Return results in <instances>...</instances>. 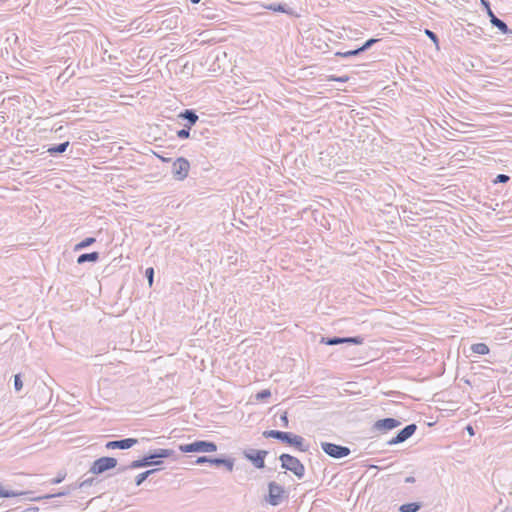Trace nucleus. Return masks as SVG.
Instances as JSON below:
<instances>
[{
    "label": "nucleus",
    "mask_w": 512,
    "mask_h": 512,
    "mask_svg": "<svg viewBox=\"0 0 512 512\" xmlns=\"http://www.w3.org/2000/svg\"><path fill=\"white\" fill-rule=\"evenodd\" d=\"M164 458H176V452L173 449L159 448L149 450L148 453L141 458L133 460L130 464L117 468V473H123L129 469H138L149 466H159L163 463Z\"/></svg>",
    "instance_id": "nucleus-1"
},
{
    "label": "nucleus",
    "mask_w": 512,
    "mask_h": 512,
    "mask_svg": "<svg viewBox=\"0 0 512 512\" xmlns=\"http://www.w3.org/2000/svg\"><path fill=\"white\" fill-rule=\"evenodd\" d=\"M263 437L276 439L288 446L294 447L300 452H307L309 449V445L305 443V439L302 436L296 435L292 432L266 430L263 432Z\"/></svg>",
    "instance_id": "nucleus-2"
},
{
    "label": "nucleus",
    "mask_w": 512,
    "mask_h": 512,
    "mask_svg": "<svg viewBox=\"0 0 512 512\" xmlns=\"http://www.w3.org/2000/svg\"><path fill=\"white\" fill-rule=\"evenodd\" d=\"M281 468L292 472L298 479H302L305 475V466L295 456L283 453L279 456Z\"/></svg>",
    "instance_id": "nucleus-3"
},
{
    "label": "nucleus",
    "mask_w": 512,
    "mask_h": 512,
    "mask_svg": "<svg viewBox=\"0 0 512 512\" xmlns=\"http://www.w3.org/2000/svg\"><path fill=\"white\" fill-rule=\"evenodd\" d=\"M179 450L182 453H210L217 451V445L213 441L195 440L192 443L181 444Z\"/></svg>",
    "instance_id": "nucleus-4"
},
{
    "label": "nucleus",
    "mask_w": 512,
    "mask_h": 512,
    "mask_svg": "<svg viewBox=\"0 0 512 512\" xmlns=\"http://www.w3.org/2000/svg\"><path fill=\"white\" fill-rule=\"evenodd\" d=\"M288 496V492L285 490L284 486L275 481H270L268 483V493L265 495L264 500L271 506H278L284 499H287Z\"/></svg>",
    "instance_id": "nucleus-5"
},
{
    "label": "nucleus",
    "mask_w": 512,
    "mask_h": 512,
    "mask_svg": "<svg viewBox=\"0 0 512 512\" xmlns=\"http://www.w3.org/2000/svg\"><path fill=\"white\" fill-rule=\"evenodd\" d=\"M118 461L114 457L103 456L93 461L89 472L94 475L103 474L109 470L116 468Z\"/></svg>",
    "instance_id": "nucleus-6"
},
{
    "label": "nucleus",
    "mask_w": 512,
    "mask_h": 512,
    "mask_svg": "<svg viewBox=\"0 0 512 512\" xmlns=\"http://www.w3.org/2000/svg\"><path fill=\"white\" fill-rule=\"evenodd\" d=\"M323 452L333 459H341L350 455L351 450L347 446L323 441L320 443Z\"/></svg>",
    "instance_id": "nucleus-7"
},
{
    "label": "nucleus",
    "mask_w": 512,
    "mask_h": 512,
    "mask_svg": "<svg viewBox=\"0 0 512 512\" xmlns=\"http://www.w3.org/2000/svg\"><path fill=\"white\" fill-rule=\"evenodd\" d=\"M190 169V163L185 157H178L172 164L171 173L174 179L183 181L187 178Z\"/></svg>",
    "instance_id": "nucleus-8"
},
{
    "label": "nucleus",
    "mask_w": 512,
    "mask_h": 512,
    "mask_svg": "<svg viewBox=\"0 0 512 512\" xmlns=\"http://www.w3.org/2000/svg\"><path fill=\"white\" fill-rule=\"evenodd\" d=\"M244 457L257 469L265 467V458L268 455L266 450L248 449L243 452Z\"/></svg>",
    "instance_id": "nucleus-9"
},
{
    "label": "nucleus",
    "mask_w": 512,
    "mask_h": 512,
    "mask_svg": "<svg viewBox=\"0 0 512 512\" xmlns=\"http://www.w3.org/2000/svg\"><path fill=\"white\" fill-rule=\"evenodd\" d=\"M416 430H417V425L415 423H411L409 425H406L403 429L399 430L396 433V435L394 437H392L387 442V444L392 446V445H397V444L403 443L407 439L412 437L414 435V433L416 432Z\"/></svg>",
    "instance_id": "nucleus-10"
},
{
    "label": "nucleus",
    "mask_w": 512,
    "mask_h": 512,
    "mask_svg": "<svg viewBox=\"0 0 512 512\" xmlns=\"http://www.w3.org/2000/svg\"><path fill=\"white\" fill-rule=\"evenodd\" d=\"M137 443H138V439H136V438H123V439L108 441L105 444V448L109 449V450H114V449L127 450V449H130L133 446H135Z\"/></svg>",
    "instance_id": "nucleus-11"
},
{
    "label": "nucleus",
    "mask_w": 512,
    "mask_h": 512,
    "mask_svg": "<svg viewBox=\"0 0 512 512\" xmlns=\"http://www.w3.org/2000/svg\"><path fill=\"white\" fill-rule=\"evenodd\" d=\"M401 425V422L395 418L387 417L377 420L372 429L376 431L387 432Z\"/></svg>",
    "instance_id": "nucleus-12"
},
{
    "label": "nucleus",
    "mask_w": 512,
    "mask_h": 512,
    "mask_svg": "<svg viewBox=\"0 0 512 512\" xmlns=\"http://www.w3.org/2000/svg\"><path fill=\"white\" fill-rule=\"evenodd\" d=\"M263 7L267 10L284 13L295 18H298L300 16L293 8L289 7L288 4L286 3H269L264 4Z\"/></svg>",
    "instance_id": "nucleus-13"
},
{
    "label": "nucleus",
    "mask_w": 512,
    "mask_h": 512,
    "mask_svg": "<svg viewBox=\"0 0 512 512\" xmlns=\"http://www.w3.org/2000/svg\"><path fill=\"white\" fill-rule=\"evenodd\" d=\"M178 118L186 121L185 126L193 128L199 117L194 109H185L178 114Z\"/></svg>",
    "instance_id": "nucleus-14"
},
{
    "label": "nucleus",
    "mask_w": 512,
    "mask_h": 512,
    "mask_svg": "<svg viewBox=\"0 0 512 512\" xmlns=\"http://www.w3.org/2000/svg\"><path fill=\"white\" fill-rule=\"evenodd\" d=\"M487 15L489 16L490 18V23L492 24L493 27H496L499 31H501L503 34H509V33H512V30L509 29L508 25L503 21L501 20L500 18H498L494 12L492 11V9H489V12H487Z\"/></svg>",
    "instance_id": "nucleus-15"
},
{
    "label": "nucleus",
    "mask_w": 512,
    "mask_h": 512,
    "mask_svg": "<svg viewBox=\"0 0 512 512\" xmlns=\"http://www.w3.org/2000/svg\"><path fill=\"white\" fill-rule=\"evenodd\" d=\"M70 145V142L69 141H65V142H62V143H59V144H54V145H50L46 152L49 153V155L51 156H58L62 153H64L67 148L69 147Z\"/></svg>",
    "instance_id": "nucleus-16"
},
{
    "label": "nucleus",
    "mask_w": 512,
    "mask_h": 512,
    "mask_svg": "<svg viewBox=\"0 0 512 512\" xmlns=\"http://www.w3.org/2000/svg\"><path fill=\"white\" fill-rule=\"evenodd\" d=\"M100 258V254L99 252L97 251H93V252H90V253H83V254H80L77 258V264L81 265V264H84L86 262H97Z\"/></svg>",
    "instance_id": "nucleus-17"
},
{
    "label": "nucleus",
    "mask_w": 512,
    "mask_h": 512,
    "mask_svg": "<svg viewBox=\"0 0 512 512\" xmlns=\"http://www.w3.org/2000/svg\"><path fill=\"white\" fill-rule=\"evenodd\" d=\"M220 458H221V456H218V457H213V456H199V457H197V459L195 460V464H197V465H203V464L209 463V464L214 465V466H216V467H220Z\"/></svg>",
    "instance_id": "nucleus-18"
},
{
    "label": "nucleus",
    "mask_w": 512,
    "mask_h": 512,
    "mask_svg": "<svg viewBox=\"0 0 512 512\" xmlns=\"http://www.w3.org/2000/svg\"><path fill=\"white\" fill-rule=\"evenodd\" d=\"M30 492L26 491H14L5 488L0 484V498H11V497H17L25 494H29Z\"/></svg>",
    "instance_id": "nucleus-19"
},
{
    "label": "nucleus",
    "mask_w": 512,
    "mask_h": 512,
    "mask_svg": "<svg viewBox=\"0 0 512 512\" xmlns=\"http://www.w3.org/2000/svg\"><path fill=\"white\" fill-rule=\"evenodd\" d=\"M422 508L421 502H410L399 506V512H417Z\"/></svg>",
    "instance_id": "nucleus-20"
},
{
    "label": "nucleus",
    "mask_w": 512,
    "mask_h": 512,
    "mask_svg": "<svg viewBox=\"0 0 512 512\" xmlns=\"http://www.w3.org/2000/svg\"><path fill=\"white\" fill-rule=\"evenodd\" d=\"M470 349L473 353L480 355H487L490 352L489 347L485 343L472 344Z\"/></svg>",
    "instance_id": "nucleus-21"
},
{
    "label": "nucleus",
    "mask_w": 512,
    "mask_h": 512,
    "mask_svg": "<svg viewBox=\"0 0 512 512\" xmlns=\"http://www.w3.org/2000/svg\"><path fill=\"white\" fill-rule=\"evenodd\" d=\"M71 492L69 491V489L66 487L64 490L62 491H59L57 493H54V494H47V495H44V496H39V497H34V498H30V500L32 501H40V500H43V499H51V498H54V497H62V496H66L68 494H70Z\"/></svg>",
    "instance_id": "nucleus-22"
},
{
    "label": "nucleus",
    "mask_w": 512,
    "mask_h": 512,
    "mask_svg": "<svg viewBox=\"0 0 512 512\" xmlns=\"http://www.w3.org/2000/svg\"><path fill=\"white\" fill-rule=\"evenodd\" d=\"M158 469L146 470L135 477V485L140 486L152 474L156 473Z\"/></svg>",
    "instance_id": "nucleus-23"
},
{
    "label": "nucleus",
    "mask_w": 512,
    "mask_h": 512,
    "mask_svg": "<svg viewBox=\"0 0 512 512\" xmlns=\"http://www.w3.org/2000/svg\"><path fill=\"white\" fill-rule=\"evenodd\" d=\"M342 344L361 345L364 342L362 336L341 337Z\"/></svg>",
    "instance_id": "nucleus-24"
},
{
    "label": "nucleus",
    "mask_w": 512,
    "mask_h": 512,
    "mask_svg": "<svg viewBox=\"0 0 512 512\" xmlns=\"http://www.w3.org/2000/svg\"><path fill=\"white\" fill-rule=\"evenodd\" d=\"M176 135L179 139H190V137H196L195 132H191V128L185 125L182 129L176 131Z\"/></svg>",
    "instance_id": "nucleus-25"
},
{
    "label": "nucleus",
    "mask_w": 512,
    "mask_h": 512,
    "mask_svg": "<svg viewBox=\"0 0 512 512\" xmlns=\"http://www.w3.org/2000/svg\"><path fill=\"white\" fill-rule=\"evenodd\" d=\"M320 344H325L329 346L340 345L342 344V340L341 337L339 336L321 337Z\"/></svg>",
    "instance_id": "nucleus-26"
},
{
    "label": "nucleus",
    "mask_w": 512,
    "mask_h": 512,
    "mask_svg": "<svg viewBox=\"0 0 512 512\" xmlns=\"http://www.w3.org/2000/svg\"><path fill=\"white\" fill-rule=\"evenodd\" d=\"M235 464V459L231 457L221 456L220 458V466L225 467V469L229 472L233 471Z\"/></svg>",
    "instance_id": "nucleus-27"
},
{
    "label": "nucleus",
    "mask_w": 512,
    "mask_h": 512,
    "mask_svg": "<svg viewBox=\"0 0 512 512\" xmlns=\"http://www.w3.org/2000/svg\"><path fill=\"white\" fill-rule=\"evenodd\" d=\"M95 242H96V238L87 237V238L83 239L82 241H80L79 243H77L74 247V250L75 251L82 250V249L87 248L90 245L94 244Z\"/></svg>",
    "instance_id": "nucleus-28"
},
{
    "label": "nucleus",
    "mask_w": 512,
    "mask_h": 512,
    "mask_svg": "<svg viewBox=\"0 0 512 512\" xmlns=\"http://www.w3.org/2000/svg\"><path fill=\"white\" fill-rule=\"evenodd\" d=\"M467 228H468L467 230L464 229L463 231H464L465 235L469 236V237H473L474 235H476L480 238L478 230L480 232H483V229H481V226H467Z\"/></svg>",
    "instance_id": "nucleus-29"
},
{
    "label": "nucleus",
    "mask_w": 512,
    "mask_h": 512,
    "mask_svg": "<svg viewBox=\"0 0 512 512\" xmlns=\"http://www.w3.org/2000/svg\"><path fill=\"white\" fill-rule=\"evenodd\" d=\"M154 274H155V270L153 267H148L146 268L145 270V277L148 281V286L151 288L153 286V283H154Z\"/></svg>",
    "instance_id": "nucleus-30"
},
{
    "label": "nucleus",
    "mask_w": 512,
    "mask_h": 512,
    "mask_svg": "<svg viewBox=\"0 0 512 512\" xmlns=\"http://www.w3.org/2000/svg\"><path fill=\"white\" fill-rule=\"evenodd\" d=\"M271 396V391L269 389H263L256 393L255 399L258 401H264Z\"/></svg>",
    "instance_id": "nucleus-31"
},
{
    "label": "nucleus",
    "mask_w": 512,
    "mask_h": 512,
    "mask_svg": "<svg viewBox=\"0 0 512 512\" xmlns=\"http://www.w3.org/2000/svg\"><path fill=\"white\" fill-rule=\"evenodd\" d=\"M424 33L438 48L439 47V38H438L437 34L429 29H425Z\"/></svg>",
    "instance_id": "nucleus-32"
},
{
    "label": "nucleus",
    "mask_w": 512,
    "mask_h": 512,
    "mask_svg": "<svg viewBox=\"0 0 512 512\" xmlns=\"http://www.w3.org/2000/svg\"><path fill=\"white\" fill-rule=\"evenodd\" d=\"M379 41H380V39H378V38H369L368 40H366L360 46L362 48V50H363V53L366 52L367 50H369L374 44H376Z\"/></svg>",
    "instance_id": "nucleus-33"
},
{
    "label": "nucleus",
    "mask_w": 512,
    "mask_h": 512,
    "mask_svg": "<svg viewBox=\"0 0 512 512\" xmlns=\"http://www.w3.org/2000/svg\"><path fill=\"white\" fill-rule=\"evenodd\" d=\"M349 76L348 75H343V76H335V75H330L327 77V81H335V82H340V83H346L349 81Z\"/></svg>",
    "instance_id": "nucleus-34"
},
{
    "label": "nucleus",
    "mask_w": 512,
    "mask_h": 512,
    "mask_svg": "<svg viewBox=\"0 0 512 512\" xmlns=\"http://www.w3.org/2000/svg\"><path fill=\"white\" fill-rule=\"evenodd\" d=\"M96 482H98V481L95 477H90V478H87V479L79 482L78 486H79V488L84 489L86 487L92 486Z\"/></svg>",
    "instance_id": "nucleus-35"
},
{
    "label": "nucleus",
    "mask_w": 512,
    "mask_h": 512,
    "mask_svg": "<svg viewBox=\"0 0 512 512\" xmlns=\"http://www.w3.org/2000/svg\"><path fill=\"white\" fill-rule=\"evenodd\" d=\"M23 387V381H22V377H21V374H15L14 375V389L16 392H19L21 391Z\"/></svg>",
    "instance_id": "nucleus-36"
},
{
    "label": "nucleus",
    "mask_w": 512,
    "mask_h": 512,
    "mask_svg": "<svg viewBox=\"0 0 512 512\" xmlns=\"http://www.w3.org/2000/svg\"><path fill=\"white\" fill-rule=\"evenodd\" d=\"M191 132H195L196 137H190V139L197 140V141H200L202 137L207 138L204 134H205V132L209 133L208 130H199L197 128H195V129L191 128Z\"/></svg>",
    "instance_id": "nucleus-37"
},
{
    "label": "nucleus",
    "mask_w": 512,
    "mask_h": 512,
    "mask_svg": "<svg viewBox=\"0 0 512 512\" xmlns=\"http://www.w3.org/2000/svg\"><path fill=\"white\" fill-rule=\"evenodd\" d=\"M509 180H510V177L508 175H506V174H498L494 178L493 183L494 184L507 183Z\"/></svg>",
    "instance_id": "nucleus-38"
},
{
    "label": "nucleus",
    "mask_w": 512,
    "mask_h": 512,
    "mask_svg": "<svg viewBox=\"0 0 512 512\" xmlns=\"http://www.w3.org/2000/svg\"><path fill=\"white\" fill-rule=\"evenodd\" d=\"M279 418L281 421V426L284 428H288L289 427L288 412L284 411L282 414H280Z\"/></svg>",
    "instance_id": "nucleus-39"
},
{
    "label": "nucleus",
    "mask_w": 512,
    "mask_h": 512,
    "mask_svg": "<svg viewBox=\"0 0 512 512\" xmlns=\"http://www.w3.org/2000/svg\"><path fill=\"white\" fill-rule=\"evenodd\" d=\"M65 477L66 473L59 472L58 475L55 478L51 479L49 482L52 485L59 484L65 479Z\"/></svg>",
    "instance_id": "nucleus-40"
},
{
    "label": "nucleus",
    "mask_w": 512,
    "mask_h": 512,
    "mask_svg": "<svg viewBox=\"0 0 512 512\" xmlns=\"http://www.w3.org/2000/svg\"><path fill=\"white\" fill-rule=\"evenodd\" d=\"M362 53H363V50H362V48L359 46V47H357V48H355V49H353V50H348V51H346V56H347L348 58H350V57L358 56V55H360V54H362Z\"/></svg>",
    "instance_id": "nucleus-41"
},
{
    "label": "nucleus",
    "mask_w": 512,
    "mask_h": 512,
    "mask_svg": "<svg viewBox=\"0 0 512 512\" xmlns=\"http://www.w3.org/2000/svg\"><path fill=\"white\" fill-rule=\"evenodd\" d=\"M470 26L472 27L473 30L469 31L468 33L469 34H473V35H475L477 37H480V35H481L480 32H482V29L480 27L475 26V25H470Z\"/></svg>",
    "instance_id": "nucleus-42"
},
{
    "label": "nucleus",
    "mask_w": 512,
    "mask_h": 512,
    "mask_svg": "<svg viewBox=\"0 0 512 512\" xmlns=\"http://www.w3.org/2000/svg\"><path fill=\"white\" fill-rule=\"evenodd\" d=\"M79 483H72L70 485L67 486V488L69 489L70 492L76 490V489H80L79 486H78Z\"/></svg>",
    "instance_id": "nucleus-43"
},
{
    "label": "nucleus",
    "mask_w": 512,
    "mask_h": 512,
    "mask_svg": "<svg viewBox=\"0 0 512 512\" xmlns=\"http://www.w3.org/2000/svg\"><path fill=\"white\" fill-rule=\"evenodd\" d=\"M481 3L485 7L486 12H489V9H491L490 2L488 0H481Z\"/></svg>",
    "instance_id": "nucleus-44"
},
{
    "label": "nucleus",
    "mask_w": 512,
    "mask_h": 512,
    "mask_svg": "<svg viewBox=\"0 0 512 512\" xmlns=\"http://www.w3.org/2000/svg\"><path fill=\"white\" fill-rule=\"evenodd\" d=\"M38 511H39V508L36 506H31L24 510V512H38Z\"/></svg>",
    "instance_id": "nucleus-45"
},
{
    "label": "nucleus",
    "mask_w": 512,
    "mask_h": 512,
    "mask_svg": "<svg viewBox=\"0 0 512 512\" xmlns=\"http://www.w3.org/2000/svg\"><path fill=\"white\" fill-rule=\"evenodd\" d=\"M334 55H335L336 57L348 58V57L346 56V51H345V52L337 51V52H335V54H334Z\"/></svg>",
    "instance_id": "nucleus-46"
},
{
    "label": "nucleus",
    "mask_w": 512,
    "mask_h": 512,
    "mask_svg": "<svg viewBox=\"0 0 512 512\" xmlns=\"http://www.w3.org/2000/svg\"><path fill=\"white\" fill-rule=\"evenodd\" d=\"M405 483H414L415 482V478L413 476H408L405 478Z\"/></svg>",
    "instance_id": "nucleus-47"
},
{
    "label": "nucleus",
    "mask_w": 512,
    "mask_h": 512,
    "mask_svg": "<svg viewBox=\"0 0 512 512\" xmlns=\"http://www.w3.org/2000/svg\"><path fill=\"white\" fill-rule=\"evenodd\" d=\"M155 155L162 161V162H169L171 159L170 158H166V157H163L161 155H158L157 153H155Z\"/></svg>",
    "instance_id": "nucleus-48"
},
{
    "label": "nucleus",
    "mask_w": 512,
    "mask_h": 512,
    "mask_svg": "<svg viewBox=\"0 0 512 512\" xmlns=\"http://www.w3.org/2000/svg\"><path fill=\"white\" fill-rule=\"evenodd\" d=\"M466 430L468 431V433H469L470 435H474V430H473V427H472L471 425H468V426L466 427Z\"/></svg>",
    "instance_id": "nucleus-49"
},
{
    "label": "nucleus",
    "mask_w": 512,
    "mask_h": 512,
    "mask_svg": "<svg viewBox=\"0 0 512 512\" xmlns=\"http://www.w3.org/2000/svg\"><path fill=\"white\" fill-rule=\"evenodd\" d=\"M228 259L230 260V264H235L237 262V258L236 257L234 258L233 256H229Z\"/></svg>",
    "instance_id": "nucleus-50"
},
{
    "label": "nucleus",
    "mask_w": 512,
    "mask_h": 512,
    "mask_svg": "<svg viewBox=\"0 0 512 512\" xmlns=\"http://www.w3.org/2000/svg\"><path fill=\"white\" fill-rule=\"evenodd\" d=\"M261 231L264 233V236H266V235H268V236H269V235H271V233H270V232H269V233H266V227H265V226H261Z\"/></svg>",
    "instance_id": "nucleus-51"
},
{
    "label": "nucleus",
    "mask_w": 512,
    "mask_h": 512,
    "mask_svg": "<svg viewBox=\"0 0 512 512\" xmlns=\"http://www.w3.org/2000/svg\"><path fill=\"white\" fill-rule=\"evenodd\" d=\"M280 234L279 229H276L275 233L272 235V238H275L276 235Z\"/></svg>",
    "instance_id": "nucleus-52"
},
{
    "label": "nucleus",
    "mask_w": 512,
    "mask_h": 512,
    "mask_svg": "<svg viewBox=\"0 0 512 512\" xmlns=\"http://www.w3.org/2000/svg\"><path fill=\"white\" fill-rule=\"evenodd\" d=\"M192 4H198L201 0H189Z\"/></svg>",
    "instance_id": "nucleus-53"
},
{
    "label": "nucleus",
    "mask_w": 512,
    "mask_h": 512,
    "mask_svg": "<svg viewBox=\"0 0 512 512\" xmlns=\"http://www.w3.org/2000/svg\"><path fill=\"white\" fill-rule=\"evenodd\" d=\"M346 228V231L349 232V233H352L350 230H349V226H345Z\"/></svg>",
    "instance_id": "nucleus-54"
},
{
    "label": "nucleus",
    "mask_w": 512,
    "mask_h": 512,
    "mask_svg": "<svg viewBox=\"0 0 512 512\" xmlns=\"http://www.w3.org/2000/svg\"><path fill=\"white\" fill-rule=\"evenodd\" d=\"M449 227H450V228H451V229L453 230L455 226H453V225H450Z\"/></svg>",
    "instance_id": "nucleus-55"
}]
</instances>
